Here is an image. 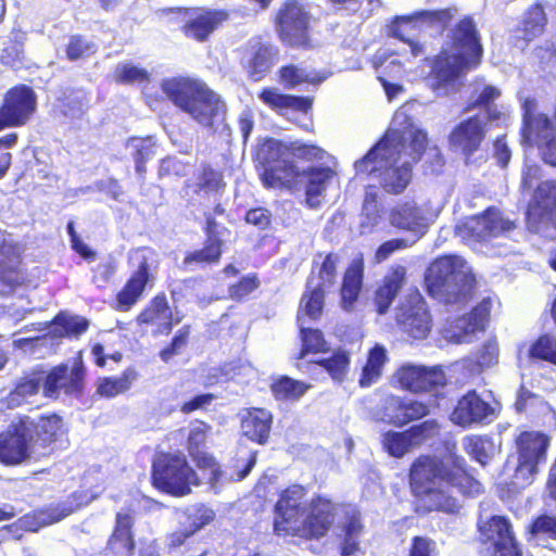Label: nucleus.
Wrapping results in <instances>:
<instances>
[{
    "label": "nucleus",
    "mask_w": 556,
    "mask_h": 556,
    "mask_svg": "<svg viewBox=\"0 0 556 556\" xmlns=\"http://www.w3.org/2000/svg\"><path fill=\"white\" fill-rule=\"evenodd\" d=\"M407 480L414 497V511L420 516L432 513L458 515L462 504L451 489L465 497H476L484 491L475 469L457 453L418 455L408 467Z\"/></svg>",
    "instance_id": "nucleus-1"
},
{
    "label": "nucleus",
    "mask_w": 556,
    "mask_h": 556,
    "mask_svg": "<svg viewBox=\"0 0 556 556\" xmlns=\"http://www.w3.org/2000/svg\"><path fill=\"white\" fill-rule=\"evenodd\" d=\"M307 490L293 483L285 488L274 505L273 532L279 538L320 540L331 530L337 516L336 502L323 494L314 495L305 506Z\"/></svg>",
    "instance_id": "nucleus-2"
},
{
    "label": "nucleus",
    "mask_w": 556,
    "mask_h": 556,
    "mask_svg": "<svg viewBox=\"0 0 556 556\" xmlns=\"http://www.w3.org/2000/svg\"><path fill=\"white\" fill-rule=\"evenodd\" d=\"M65 433L63 418L54 412L37 417L18 414L0 431V464L17 467L51 456Z\"/></svg>",
    "instance_id": "nucleus-3"
},
{
    "label": "nucleus",
    "mask_w": 556,
    "mask_h": 556,
    "mask_svg": "<svg viewBox=\"0 0 556 556\" xmlns=\"http://www.w3.org/2000/svg\"><path fill=\"white\" fill-rule=\"evenodd\" d=\"M484 48L477 24L471 15H464L451 28L448 50L442 49L431 59L430 76L435 88H447L466 72L478 68Z\"/></svg>",
    "instance_id": "nucleus-4"
},
{
    "label": "nucleus",
    "mask_w": 556,
    "mask_h": 556,
    "mask_svg": "<svg viewBox=\"0 0 556 556\" xmlns=\"http://www.w3.org/2000/svg\"><path fill=\"white\" fill-rule=\"evenodd\" d=\"M165 97L202 127L216 132L225 124L227 105L202 79L174 76L161 84Z\"/></svg>",
    "instance_id": "nucleus-5"
},
{
    "label": "nucleus",
    "mask_w": 556,
    "mask_h": 556,
    "mask_svg": "<svg viewBox=\"0 0 556 556\" xmlns=\"http://www.w3.org/2000/svg\"><path fill=\"white\" fill-rule=\"evenodd\" d=\"M405 148V139L399 132L384 135L362 159L354 164L357 173L374 175L380 186L391 194L404 192L412 181L410 163L399 165L400 156Z\"/></svg>",
    "instance_id": "nucleus-6"
},
{
    "label": "nucleus",
    "mask_w": 556,
    "mask_h": 556,
    "mask_svg": "<svg viewBox=\"0 0 556 556\" xmlns=\"http://www.w3.org/2000/svg\"><path fill=\"white\" fill-rule=\"evenodd\" d=\"M274 26L287 48L308 51L316 47L312 15L300 0H283L275 13Z\"/></svg>",
    "instance_id": "nucleus-7"
},
{
    "label": "nucleus",
    "mask_w": 556,
    "mask_h": 556,
    "mask_svg": "<svg viewBox=\"0 0 556 556\" xmlns=\"http://www.w3.org/2000/svg\"><path fill=\"white\" fill-rule=\"evenodd\" d=\"M538 101L528 97L521 104L520 136L529 147L535 146L541 160L556 167V135L552 117L538 111Z\"/></svg>",
    "instance_id": "nucleus-8"
},
{
    "label": "nucleus",
    "mask_w": 556,
    "mask_h": 556,
    "mask_svg": "<svg viewBox=\"0 0 556 556\" xmlns=\"http://www.w3.org/2000/svg\"><path fill=\"white\" fill-rule=\"evenodd\" d=\"M151 484L160 492L181 497L191 493V485L198 484V477L185 455L162 452L152 463Z\"/></svg>",
    "instance_id": "nucleus-9"
},
{
    "label": "nucleus",
    "mask_w": 556,
    "mask_h": 556,
    "mask_svg": "<svg viewBox=\"0 0 556 556\" xmlns=\"http://www.w3.org/2000/svg\"><path fill=\"white\" fill-rule=\"evenodd\" d=\"M154 252L149 248H139L135 251V255L130 260L136 261V267L113 299L112 306L116 312L131 311L146 292L154 287L156 265L151 258Z\"/></svg>",
    "instance_id": "nucleus-10"
},
{
    "label": "nucleus",
    "mask_w": 556,
    "mask_h": 556,
    "mask_svg": "<svg viewBox=\"0 0 556 556\" xmlns=\"http://www.w3.org/2000/svg\"><path fill=\"white\" fill-rule=\"evenodd\" d=\"M462 260L454 255L435 258L428 267L426 283L431 296L443 298L446 302H457L466 298L460 283L469 281L472 288L473 278L462 271Z\"/></svg>",
    "instance_id": "nucleus-11"
},
{
    "label": "nucleus",
    "mask_w": 556,
    "mask_h": 556,
    "mask_svg": "<svg viewBox=\"0 0 556 556\" xmlns=\"http://www.w3.org/2000/svg\"><path fill=\"white\" fill-rule=\"evenodd\" d=\"M551 435L543 431L523 430L515 439L517 465L514 484L520 488L532 483L539 467L547 460Z\"/></svg>",
    "instance_id": "nucleus-12"
},
{
    "label": "nucleus",
    "mask_w": 556,
    "mask_h": 556,
    "mask_svg": "<svg viewBox=\"0 0 556 556\" xmlns=\"http://www.w3.org/2000/svg\"><path fill=\"white\" fill-rule=\"evenodd\" d=\"M226 215V208L220 203L214 204L212 212L204 213L203 232L205 236L203 245L199 249L186 252L182 265L187 270L204 269L219 264L224 250L225 241L222 237L226 228L219 229L215 216Z\"/></svg>",
    "instance_id": "nucleus-13"
},
{
    "label": "nucleus",
    "mask_w": 556,
    "mask_h": 556,
    "mask_svg": "<svg viewBox=\"0 0 556 556\" xmlns=\"http://www.w3.org/2000/svg\"><path fill=\"white\" fill-rule=\"evenodd\" d=\"M273 139H267L257 150L263 170L260 178L265 188L296 190L301 182V169L288 157L271 155Z\"/></svg>",
    "instance_id": "nucleus-14"
},
{
    "label": "nucleus",
    "mask_w": 556,
    "mask_h": 556,
    "mask_svg": "<svg viewBox=\"0 0 556 556\" xmlns=\"http://www.w3.org/2000/svg\"><path fill=\"white\" fill-rule=\"evenodd\" d=\"M397 387L413 394L433 393L437 397L447 384V377L441 365L426 366L404 364L394 375Z\"/></svg>",
    "instance_id": "nucleus-15"
},
{
    "label": "nucleus",
    "mask_w": 556,
    "mask_h": 556,
    "mask_svg": "<svg viewBox=\"0 0 556 556\" xmlns=\"http://www.w3.org/2000/svg\"><path fill=\"white\" fill-rule=\"evenodd\" d=\"M38 98L26 84L9 88L0 105V130L27 125L37 111Z\"/></svg>",
    "instance_id": "nucleus-16"
},
{
    "label": "nucleus",
    "mask_w": 556,
    "mask_h": 556,
    "mask_svg": "<svg viewBox=\"0 0 556 556\" xmlns=\"http://www.w3.org/2000/svg\"><path fill=\"white\" fill-rule=\"evenodd\" d=\"M86 369L81 359L73 365L61 363L45 369V397L58 400L62 394L79 399L85 391Z\"/></svg>",
    "instance_id": "nucleus-17"
},
{
    "label": "nucleus",
    "mask_w": 556,
    "mask_h": 556,
    "mask_svg": "<svg viewBox=\"0 0 556 556\" xmlns=\"http://www.w3.org/2000/svg\"><path fill=\"white\" fill-rule=\"evenodd\" d=\"M517 227L514 220L504 218L493 205L483 212L466 217L457 229L459 235L470 241L482 242L511 232Z\"/></svg>",
    "instance_id": "nucleus-18"
},
{
    "label": "nucleus",
    "mask_w": 556,
    "mask_h": 556,
    "mask_svg": "<svg viewBox=\"0 0 556 556\" xmlns=\"http://www.w3.org/2000/svg\"><path fill=\"white\" fill-rule=\"evenodd\" d=\"M489 127L480 114L467 116L452 127L447 135V146L451 152L459 154L466 163L482 149Z\"/></svg>",
    "instance_id": "nucleus-19"
},
{
    "label": "nucleus",
    "mask_w": 556,
    "mask_h": 556,
    "mask_svg": "<svg viewBox=\"0 0 556 556\" xmlns=\"http://www.w3.org/2000/svg\"><path fill=\"white\" fill-rule=\"evenodd\" d=\"M181 316L175 315L165 292L154 294L137 314L135 321L139 327L151 328L154 337L168 336Z\"/></svg>",
    "instance_id": "nucleus-20"
},
{
    "label": "nucleus",
    "mask_w": 556,
    "mask_h": 556,
    "mask_svg": "<svg viewBox=\"0 0 556 556\" xmlns=\"http://www.w3.org/2000/svg\"><path fill=\"white\" fill-rule=\"evenodd\" d=\"M480 540L493 546V556H521L511 523L505 516H491L478 522Z\"/></svg>",
    "instance_id": "nucleus-21"
},
{
    "label": "nucleus",
    "mask_w": 556,
    "mask_h": 556,
    "mask_svg": "<svg viewBox=\"0 0 556 556\" xmlns=\"http://www.w3.org/2000/svg\"><path fill=\"white\" fill-rule=\"evenodd\" d=\"M380 412L384 421L403 427L428 416L430 407L424 401L391 394L383 400Z\"/></svg>",
    "instance_id": "nucleus-22"
},
{
    "label": "nucleus",
    "mask_w": 556,
    "mask_h": 556,
    "mask_svg": "<svg viewBox=\"0 0 556 556\" xmlns=\"http://www.w3.org/2000/svg\"><path fill=\"white\" fill-rule=\"evenodd\" d=\"M136 510L127 506L115 514L111 533L104 546V556H123L132 548L135 535Z\"/></svg>",
    "instance_id": "nucleus-23"
},
{
    "label": "nucleus",
    "mask_w": 556,
    "mask_h": 556,
    "mask_svg": "<svg viewBox=\"0 0 556 556\" xmlns=\"http://www.w3.org/2000/svg\"><path fill=\"white\" fill-rule=\"evenodd\" d=\"M211 429L212 427L207 422L195 420L189 429L185 447L200 470H207L216 478L219 475L218 464L215 457L206 451Z\"/></svg>",
    "instance_id": "nucleus-24"
},
{
    "label": "nucleus",
    "mask_w": 556,
    "mask_h": 556,
    "mask_svg": "<svg viewBox=\"0 0 556 556\" xmlns=\"http://www.w3.org/2000/svg\"><path fill=\"white\" fill-rule=\"evenodd\" d=\"M494 409L476 390H470L460 396L451 413V420L462 428L482 424Z\"/></svg>",
    "instance_id": "nucleus-25"
},
{
    "label": "nucleus",
    "mask_w": 556,
    "mask_h": 556,
    "mask_svg": "<svg viewBox=\"0 0 556 556\" xmlns=\"http://www.w3.org/2000/svg\"><path fill=\"white\" fill-rule=\"evenodd\" d=\"M26 281V275L22 269V252L18 243L2 239L0 241V282L10 290H15Z\"/></svg>",
    "instance_id": "nucleus-26"
},
{
    "label": "nucleus",
    "mask_w": 556,
    "mask_h": 556,
    "mask_svg": "<svg viewBox=\"0 0 556 556\" xmlns=\"http://www.w3.org/2000/svg\"><path fill=\"white\" fill-rule=\"evenodd\" d=\"M364 258L354 257L345 268L339 290L340 307L348 313L355 311L364 286Z\"/></svg>",
    "instance_id": "nucleus-27"
},
{
    "label": "nucleus",
    "mask_w": 556,
    "mask_h": 556,
    "mask_svg": "<svg viewBox=\"0 0 556 556\" xmlns=\"http://www.w3.org/2000/svg\"><path fill=\"white\" fill-rule=\"evenodd\" d=\"M545 217H551L556 227V180L554 179L541 181L527 206L528 223L536 224Z\"/></svg>",
    "instance_id": "nucleus-28"
},
{
    "label": "nucleus",
    "mask_w": 556,
    "mask_h": 556,
    "mask_svg": "<svg viewBox=\"0 0 556 556\" xmlns=\"http://www.w3.org/2000/svg\"><path fill=\"white\" fill-rule=\"evenodd\" d=\"M247 52L248 59L243 65L247 75L252 81H261L274 66L278 49L271 43L258 39L249 43Z\"/></svg>",
    "instance_id": "nucleus-29"
},
{
    "label": "nucleus",
    "mask_w": 556,
    "mask_h": 556,
    "mask_svg": "<svg viewBox=\"0 0 556 556\" xmlns=\"http://www.w3.org/2000/svg\"><path fill=\"white\" fill-rule=\"evenodd\" d=\"M273 414L263 407H250L241 417L242 434L250 441L265 445L270 438Z\"/></svg>",
    "instance_id": "nucleus-30"
},
{
    "label": "nucleus",
    "mask_w": 556,
    "mask_h": 556,
    "mask_svg": "<svg viewBox=\"0 0 556 556\" xmlns=\"http://www.w3.org/2000/svg\"><path fill=\"white\" fill-rule=\"evenodd\" d=\"M42 388V395L45 396V368L37 366L23 376L15 382L13 389L7 396L9 407H18L28 402V399L39 393Z\"/></svg>",
    "instance_id": "nucleus-31"
},
{
    "label": "nucleus",
    "mask_w": 556,
    "mask_h": 556,
    "mask_svg": "<svg viewBox=\"0 0 556 556\" xmlns=\"http://www.w3.org/2000/svg\"><path fill=\"white\" fill-rule=\"evenodd\" d=\"M336 175V170L329 166H308L301 169V178L305 179V203L308 207L316 208L320 205L319 197Z\"/></svg>",
    "instance_id": "nucleus-32"
},
{
    "label": "nucleus",
    "mask_w": 556,
    "mask_h": 556,
    "mask_svg": "<svg viewBox=\"0 0 556 556\" xmlns=\"http://www.w3.org/2000/svg\"><path fill=\"white\" fill-rule=\"evenodd\" d=\"M186 188H190L195 195L220 197L226 189V182L220 169L203 163L194 173V181H187Z\"/></svg>",
    "instance_id": "nucleus-33"
},
{
    "label": "nucleus",
    "mask_w": 556,
    "mask_h": 556,
    "mask_svg": "<svg viewBox=\"0 0 556 556\" xmlns=\"http://www.w3.org/2000/svg\"><path fill=\"white\" fill-rule=\"evenodd\" d=\"M228 17L229 14L225 10H206L188 20L181 29L187 37L204 41Z\"/></svg>",
    "instance_id": "nucleus-34"
},
{
    "label": "nucleus",
    "mask_w": 556,
    "mask_h": 556,
    "mask_svg": "<svg viewBox=\"0 0 556 556\" xmlns=\"http://www.w3.org/2000/svg\"><path fill=\"white\" fill-rule=\"evenodd\" d=\"M406 269L402 265L392 266L374 294V303L379 314H384L404 285Z\"/></svg>",
    "instance_id": "nucleus-35"
},
{
    "label": "nucleus",
    "mask_w": 556,
    "mask_h": 556,
    "mask_svg": "<svg viewBox=\"0 0 556 556\" xmlns=\"http://www.w3.org/2000/svg\"><path fill=\"white\" fill-rule=\"evenodd\" d=\"M258 99L277 113H283L288 110L307 113L313 104V100L309 97L281 93L274 87L263 88L258 92Z\"/></svg>",
    "instance_id": "nucleus-36"
},
{
    "label": "nucleus",
    "mask_w": 556,
    "mask_h": 556,
    "mask_svg": "<svg viewBox=\"0 0 556 556\" xmlns=\"http://www.w3.org/2000/svg\"><path fill=\"white\" fill-rule=\"evenodd\" d=\"M399 324L412 339L424 340L431 330V316L421 305L408 306L400 314Z\"/></svg>",
    "instance_id": "nucleus-37"
},
{
    "label": "nucleus",
    "mask_w": 556,
    "mask_h": 556,
    "mask_svg": "<svg viewBox=\"0 0 556 556\" xmlns=\"http://www.w3.org/2000/svg\"><path fill=\"white\" fill-rule=\"evenodd\" d=\"M89 326L90 323L86 317L60 312L50 321L48 336L53 340L79 339Z\"/></svg>",
    "instance_id": "nucleus-38"
},
{
    "label": "nucleus",
    "mask_w": 556,
    "mask_h": 556,
    "mask_svg": "<svg viewBox=\"0 0 556 556\" xmlns=\"http://www.w3.org/2000/svg\"><path fill=\"white\" fill-rule=\"evenodd\" d=\"M317 256L320 261H313L306 282L328 290L336 283L341 257L334 252L318 253Z\"/></svg>",
    "instance_id": "nucleus-39"
},
{
    "label": "nucleus",
    "mask_w": 556,
    "mask_h": 556,
    "mask_svg": "<svg viewBox=\"0 0 556 556\" xmlns=\"http://www.w3.org/2000/svg\"><path fill=\"white\" fill-rule=\"evenodd\" d=\"M271 155L276 157H293L305 161L314 162L321 161L325 156V151L320 147L301 141H292L286 143L280 140L273 139V147H270Z\"/></svg>",
    "instance_id": "nucleus-40"
},
{
    "label": "nucleus",
    "mask_w": 556,
    "mask_h": 556,
    "mask_svg": "<svg viewBox=\"0 0 556 556\" xmlns=\"http://www.w3.org/2000/svg\"><path fill=\"white\" fill-rule=\"evenodd\" d=\"M327 290L318 286L305 282V289L300 298L298 319L306 317L309 320L318 321L324 315L326 306Z\"/></svg>",
    "instance_id": "nucleus-41"
},
{
    "label": "nucleus",
    "mask_w": 556,
    "mask_h": 556,
    "mask_svg": "<svg viewBox=\"0 0 556 556\" xmlns=\"http://www.w3.org/2000/svg\"><path fill=\"white\" fill-rule=\"evenodd\" d=\"M138 374L135 368H126L119 376L101 377L97 381L96 394L102 399H113L130 390Z\"/></svg>",
    "instance_id": "nucleus-42"
},
{
    "label": "nucleus",
    "mask_w": 556,
    "mask_h": 556,
    "mask_svg": "<svg viewBox=\"0 0 556 556\" xmlns=\"http://www.w3.org/2000/svg\"><path fill=\"white\" fill-rule=\"evenodd\" d=\"M312 386L305 381L280 375L273 378L269 389L274 399L278 402H298Z\"/></svg>",
    "instance_id": "nucleus-43"
},
{
    "label": "nucleus",
    "mask_w": 556,
    "mask_h": 556,
    "mask_svg": "<svg viewBox=\"0 0 556 556\" xmlns=\"http://www.w3.org/2000/svg\"><path fill=\"white\" fill-rule=\"evenodd\" d=\"M58 106L64 116L79 117L89 109V91L68 88L58 98Z\"/></svg>",
    "instance_id": "nucleus-44"
},
{
    "label": "nucleus",
    "mask_w": 556,
    "mask_h": 556,
    "mask_svg": "<svg viewBox=\"0 0 556 556\" xmlns=\"http://www.w3.org/2000/svg\"><path fill=\"white\" fill-rule=\"evenodd\" d=\"M388 361L387 351L382 345L376 344L368 351L366 363L362 368L358 384L367 388L378 381Z\"/></svg>",
    "instance_id": "nucleus-45"
},
{
    "label": "nucleus",
    "mask_w": 556,
    "mask_h": 556,
    "mask_svg": "<svg viewBox=\"0 0 556 556\" xmlns=\"http://www.w3.org/2000/svg\"><path fill=\"white\" fill-rule=\"evenodd\" d=\"M456 13V8H444L438 10H419L410 13L409 15L400 16L402 21L409 24L413 22H420L430 27H438L444 31L452 23Z\"/></svg>",
    "instance_id": "nucleus-46"
},
{
    "label": "nucleus",
    "mask_w": 556,
    "mask_h": 556,
    "mask_svg": "<svg viewBox=\"0 0 556 556\" xmlns=\"http://www.w3.org/2000/svg\"><path fill=\"white\" fill-rule=\"evenodd\" d=\"M493 447V439L488 434H469L463 439L465 453L482 467L490 463Z\"/></svg>",
    "instance_id": "nucleus-47"
},
{
    "label": "nucleus",
    "mask_w": 556,
    "mask_h": 556,
    "mask_svg": "<svg viewBox=\"0 0 556 556\" xmlns=\"http://www.w3.org/2000/svg\"><path fill=\"white\" fill-rule=\"evenodd\" d=\"M313 363L324 368L334 381L342 382L346 378L350 369L351 353L339 348L328 357L313 361Z\"/></svg>",
    "instance_id": "nucleus-48"
},
{
    "label": "nucleus",
    "mask_w": 556,
    "mask_h": 556,
    "mask_svg": "<svg viewBox=\"0 0 556 556\" xmlns=\"http://www.w3.org/2000/svg\"><path fill=\"white\" fill-rule=\"evenodd\" d=\"M132 147V159L136 173L143 176L147 172L146 164L156 155L157 143L153 136L132 137L129 140Z\"/></svg>",
    "instance_id": "nucleus-49"
},
{
    "label": "nucleus",
    "mask_w": 556,
    "mask_h": 556,
    "mask_svg": "<svg viewBox=\"0 0 556 556\" xmlns=\"http://www.w3.org/2000/svg\"><path fill=\"white\" fill-rule=\"evenodd\" d=\"M547 24V17L541 3L532 4L526 12L520 30L522 39L527 42L543 34Z\"/></svg>",
    "instance_id": "nucleus-50"
},
{
    "label": "nucleus",
    "mask_w": 556,
    "mask_h": 556,
    "mask_svg": "<svg viewBox=\"0 0 556 556\" xmlns=\"http://www.w3.org/2000/svg\"><path fill=\"white\" fill-rule=\"evenodd\" d=\"M501 97V90L492 85H485L481 91L469 99L464 108V112H470L476 109H483L486 112L485 121H495L500 113L493 109V102Z\"/></svg>",
    "instance_id": "nucleus-51"
},
{
    "label": "nucleus",
    "mask_w": 556,
    "mask_h": 556,
    "mask_svg": "<svg viewBox=\"0 0 556 556\" xmlns=\"http://www.w3.org/2000/svg\"><path fill=\"white\" fill-rule=\"evenodd\" d=\"M392 226L403 230H416L422 220L419 208L408 202L393 207L389 214Z\"/></svg>",
    "instance_id": "nucleus-52"
},
{
    "label": "nucleus",
    "mask_w": 556,
    "mask_h": 556,
    "mask_svg": "<svg viewBox=\"0 0 556 556\" xmlns=\"http://www.w3.org/2000/svg\"><path fill=\"white\" fill-rule=\"evenodd\" d=\"M364 526L359 513H353L348 516L343 525V538L340 544L341 556H352L358 548V536L363 532Z\"/></svg>",
    "instance_id": "nucleus-53"
},
{
    "label": "nucleus",
    "mask_w": 556,
    "mask_h": 556,
    "mask_svg": "<svg viewBox=\"0 0 556 556\" xmlns=\"http://www.w3.org/2000/svg\"><path fill=\"white\" fill-rule=\"evenodd\" d=\"M383 451L394 458H402L414 447L407 429L403 431L388 430L381 435Z\"/></svg>",
    "instance_id": "nucleus-54"
},
{
    "label": "nucleus",
    "mask_w": 556,
    "mask_h": 556,
    "mask_svg": "<svg viewBox=\"0 0 556 556\" xmlns=\"http://www.w3.org/2000/svg\"><path fill=\"white\" fill-rule=\"evenodd\" d=\"M416 30H418L416 24H409L396 16L390 25L389 35L408 45L412 54L414 56H418L425 52V47L418 40L413 38Z\"/></svg>",
    "instance_id": "nucleus-55"
},
{
    "label": "nucleus",
    "mask_w": 556,
    "mask_h": 556,
    "mask_svg": "<svg viewBox=\"0 0 556 556\" xmlns=\"http://www.w3.org/2000/svg\"><path fill=\"white\" fill-rule=\"evenodd\" d=\"M278 77L286 88H294L301 84H319L324 80V76H311L303 68L294 64H287L279 68Z\"/></svg>",
    "instance_id": "nucleus-56"
},
{
    "label": "nucleus",
    "mask_w": 556,
    "mask_h": 556,
    "mask_svg": "<svg viewBox=\"0 0 556 556\" xmlns=\"http://www.w3.org/2000/svg\"><path fill=\"white\" fill-rule=\"evenodd\" d=\"M442 426L437 419H427L407 428L414 447L424 445L441 435Z\"/></svg>",
    "instance_id": "nucleus-57"
},
{
    "label": "nucleus",
    "mask_w": 556,
    "mask_h": 556,
    "mask_svg": "<svg viewBox=\"0 0 556 556\" xmlns=\"http://www.w3.org/2000/svg\"><path fill=\"white\" fill-rule=\"evenodd\" d=\"M300 338L302 345L298 358H303L308 353L317 354L328 351V343L319 329L302 328Z\"/></svg>",
    "instance_id": "nucleus-58"
},
{
    "label": "nucleus",
    "mask_w": 556,
    "mask_h": 556,
    "mask_svg": "<svg viewBox=\"0 0 556 556\" xmlns=\"http://www.w3.org/2000/svg\"><path fill=\"white\" fill-rule=\"evenodd\" d=\"M529 357L556 365V339L549 333L539 336L529 349Z\"/></svg>",
    "instance_id": "nucleus-59"
},
{
    "label": "nucleus",
    "mask_w": 556,
    "mask_h": 556,
    "mask_svg": "<svg viewBox=\"0 0 556 556\" xmlns=\"http://www.w3.org/2000/svg\"><path fill=\"white\" fill-rule=\"evenodd\" d=\"M94 53V45L88 41L83 35H72L65 47L66 58L72 62L89 58Z\"/></svg>",
    "instance_id": "nucleus-60"
},
{
    "label": "nucleus",
    "mask_w": 556,
    "mask_h": 556,
    "mask_svg": "<svg viewBox=\"0 0 556 556\" xmlns=\"http://www.w3.org/2000/svg\"><path fill=\"white\" fill-rule=\"evenodd\" d=\"M190 333V325H184L182 327H180L176 331L174 337L170 339V342L159 352L160 358L164 363H168L175 355H177L181 351V349L187 346Z\"/></svg>",
    "instance_id": "nucleus-61"
},
{
    "label": "nucleus",
    "mask_w": 556,
    "mask_h": 556,
    "mask_svg": "<svg viewBox=\"0 0 556 556\" xmlns=\"http://www.w3.org/2000/svg\"><path fill=\"white\" fill-rule=\"evenodd\" d=\"M492 302L489 298L483 299L471 308L467 317V326L471 331L484 330L490 319Z\"/></svg>",
    "instance_id": "nucleus-62"
},
{
    "label": "nucleus",
    "mask_w": 556,
    "mask_h": 556,
    "mask_svg": "<svg viewBox=\"0 0 556 556\" xmlns=\"http://www.w3.org/2000/svg\"><path fill=\"white\" fill-rule=\"evenodd\" d=\"M261 282L257 274L252 273L243 276L236 283L231 285L228 289L229 296L232 300L241 301L260 287Z\"/></svg>",
    "instance_id": "nucleus-63"
},
{
    "label": "nucleus",
    "mask_w": 556,
    "mask_h": 556,
    "mask_svg": "<svg viewBox=\"0 0 556 556\" xmlns=\"http://www.w3.org/2000/svg\"><path fill=\"white\" fill-rule=\"evenodd\" d=\"M437 543L426 535H415L410 540L407 556H438Z\"/></svg>",
    "instance_id": "nucleus-64"
}]
</instances>
